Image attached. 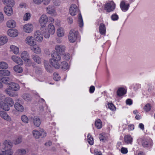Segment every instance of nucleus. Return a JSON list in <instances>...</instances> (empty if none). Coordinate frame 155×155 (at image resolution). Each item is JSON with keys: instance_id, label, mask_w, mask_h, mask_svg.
<instances>
[{"instance_id": "obj_49", "label": "nucleus", "mask_w": 155, "mask_h": 155, "mask_svg": "<svg viewBox=\"0 0 155 155\" xmlns=\"http://www.w3.org/2000/svg\"><path fill=\"white\" fill-rule=\"evenodd\" d=\"M21 120L25 123H28V120L27 117L25 115H23L21 117Z\"/></svg>"}, {"instance_id": "obj_62", "label": "nucleus", "mask_w": 155, "mask_h": 155, "mask_svg": "<svg viewBox=\"0 0 155 155\" xmlns=\"http://www.w3.org/2000/svg\"><path fill=\"white\" fill-rule=\"evenodd\" d=\"M4 19V15L2 12H0V23L2 22Z\"/></svg>"}, {"instance_id": "obj_4", "label": "nucleus", "mask_w": 155, "mask_h": 155, "mask_svg": "<svg viewBox=\"0 0 155 155\" xmlns=\"http://www.w3.org/2000/svg\"><path fill=\"white\" fill-rule=\"evenodd\" d=\"M78 31L73 29L71 30L68 35V39L71 43H74L76 40L78 35Z\"/></svg>"}, {"instance_id": "obj_24", "label": "nucleus", "mask_w": 155, "mask_h": 155, "mask_svg": "<svg viewBox=\"0 0 155 155\" xmlns=\"http://www.w3.org/2000/svg\"><path fill=\"white\" fill-rule=\"evenodd\" d=\"M133 141V138L130 135H126L124 137V141L127 144H131Z\"/></svg>"}, {"instance_id": "obj_8", "label": "nucleus", "mask_w": 155, "mask_h": 155, "mask_svg": "<svg viewBox=\"0 0 155 155\" xmlns=\"http://www.w3.org/2000/svg\"><path fill=\"white\" fill-rule=\"evenodd\" d=\"M55 49L57 52L61 55L64 54L65 50V47L63 45H56L55 46Z\"/></svg>"}, {"instance_id": "obj_38", "label": "nucleus", "mask_w": 155, "mask_h": 155, "mask_svg": "<svg viewBox=\"0 0 155 155\" xmlns=\"http://www.w3.org/2000/svg\"><path fill=\"white\" fill-rule=\"evenodd\" d=\"M60 66H61V68L64 71L67 70L69 68V66L68 63L64 61L61 62L60 65Z\"/></svg>"}, {"instance_id": "obj_48", "label": "nucleus", "mask_w": 155, "mask_h": 155, "mask_svg": "<svg viewBox=\"0 0 155 155\" xmlns=\"http://www.w3.org/2000/svg\"><path fill=\"white\" fill-rule=\"evenodd\" d=\"M1 81L3 83L7 84L10 82V78L8 77H4L1 79Z\"/></svg>"}, {"instance_id": "obj_28", "label": "nucleus", "mask_w": 155, "mask_h": 155, "mask_svg": "<svg viewBox=\"0 0 155 155\" xmlns=\"http://www.w3.org/2000/svg\"><path fill=\"white\" fill-rule=\"evenodd\" d=\"M44 64L45 67L47 71L51 72L52 70V67H54L53 66L50 65L48 61L45 60L44 61Z\"/></svg>"}, {"instance_id": "obj_3", "label": "nucleus", "mask_w": 155, "mask_h": 155, "mask_svg": "<svg viewBox=\"0 0 155 155\" xmlns=\"http://www.w3.org/2000/svg\"><path fill=\"white\" fill-rule=\"evenodd\" d=\"M52 58L50 59L51 65L55 69H58L60 68V65L58 62L61 59L59 55L56 52H53L51 54Z\"/></svg>"}, {"instance_id": "obj_55", "label": "nucleus", "mask_w": 155, "mask_h": 155, "mask_svg": "<svg viewBox=\"0 0 155 155\" xmlns=\"http://www.w3.org/2000/svg\"><path fill=\"white\" fill-rule=\"evenodd\" d=\"M108 106V108L110 110L113 111H114L116 110L115 107L112 103H109Z\"/></svg>"}, {"instance_id": "obj_50", "label": "nucleus", "mask_w": 155, "mask_h": 155, "mask_svg": "<svg viewBox=\"0 0 155 155\" xmlns=\"http://www.w3.org/2000/svg\"><path fill=\"white\" fill-rule=\"evenodd\" d=\"M53 77L54 79L57 81L59 80L60 78L59 74L57 73H54L53 74Z\"/></svg>"}, {"instance_id": "obj_58", "label": "nucleus", "mask_w": 155, "mask_h": 155, "mask_svg": "<svg viewBox=\"0 0 155 155\" xmlns=\"http://www.w3.org/2000/svg\"><path fill=\"white\" fill-rule=\"evenodd\" d=\"M126 103L127 104L129 105H131L132 104V101L130 99H127L126 101Z\"/></svg>"}, {"instance_id": "obj_17", "label": "nucleus", "mask_w": 155, "mask_h": 155, "mask_svg": "<svg viewBox=\"0 0 155 155\" xmlns=\"http://www.w3.org/2000/svg\"><path fill=\"white\" fill-rule=\"evenodd\" d=\"M2 2L6 6L10 7H13L15 3L14 0H2Z\"/></svg>"}, {"instance_id": "obj_9", "label": "nucleus", "mask_w": 155, "mask_h": 155, "mask_svg": "<svg viewBox=\"0 0 155 155\" xmlns=\"http://www.w3.org/2000/svg\"><path fill=\"white\" fill-rule=\"evenodd\" d=\"M79 9L77 6L75 4L71 5L70 7L69 12L70 14L74 16L78 12Z\"/></svg>"}, {"instance_id": "obj_53", "label": "nucleus", "mask_w": 155, "mask_h": 155, "mask_svg": "<svg viewBox=\"0 0 155 155\" xmlns=\"http://www.w3.org/2000/svg\"><path fill=\"white\" fill-rule=\"evenodd\" d=\"M151 107L149 104H146L144 107V110L146 112L149 111L151 109Z\"/></svg>"}, {"instance_id": "obj_22", "label": "nucleus", "mask_w": 155, "mask_h": 155, "mask_svg": "<svg viewBox=\"0 0 155 155\" xmlns=\"http://www.w3.org/2000/svg\"><path fill=\"white\" fill-rule=\"evenodd\" d=\"M5 146V149H12V142L9 140H5L3 143Z\"/></svg>"}, {"instance_id": "obj_44", "label": "nucleus", "mask_w": 155, "mask_h": 155, "mask_svg": "<svg viewBox=\"0 0 155 155\" xmlns=\"http://www.w3.org/2000/svg\"><path fill=\"white\" fill-rule=\"evenodd\" d=\"M140 140H138V143L141 141L142 146L144 147H147L148 146L149 143L147 141L145 140L140 139Z\"/></svg>"}, {"instance_id": "obj_12", "label": "nucleus", "mask_w": 155, "mask_h": 155, "mask_svg": "<svg viewBox=\"0 0 155 155\" xmlns=\"http://www.w3.org/2000/svg\"><path fill=\"white\" fill-rule=\"evenodd\" d=\"M130 5L129 4L126 3L123 0L120 2V7L122 11L126 12L129 9Z\"/></svg>"}, {"instance_id": "obj_52", "label": "nucleus", "mask_w": 155, "mask_h": 155, "mask_svg": "<svg viewBox=\"0 0 155 155\" xmlns=\"http://www.w3.org/2000/svg\"><path fill=\"white\" fill-rule=\"evenodd\" d=\"M31 15L29 13H26L24 15L23 17V19L25 21H28L30 18Z\"/></svg>"}, {"instance_id": "obj_33", "label": "nucleus", "mask_w": 155, "mask_h": 155, "mask_svg": "<svg viewBox=\"0 0 155 155\" xmlns=\"http://www.w3.org/2000/svg\"><path fill=\"white\" fill-rule=\"evenodd\" d=\"M64 32L63 29L61 28H58L57 31V34L58 37H61L64 35Z\"/></svg>"}, {"instance_id": "obj_54", "label": "nucleus", "mask_w": 155, "mask_h": 155, "mask_svg": "<svg viewBox=\"0 0 155 155\" xmlns=\"http://www.w3.org/2000/svg\"><path fill=\"white\" fill-rule=\"evenodd\" d=\"M53 4L56 6H59L60 5L61 2L60 0H52Z\"/></svg>"}, {"instance_id": "obj_30", "label": "nucleus", "mask_w": 155, "mask_h": 155, "mask_svg": "<svg viewBox=\"0 0 155 155\" xmlns=\"http://www.w3.org/2000/svg\"><path fill=\"white\" fill-rule=\"evenodd\" d=\"M8 41L7 37L5 36H0V46L6 43Z\"/></svg>"}, {"instance_id": "obj_2", "label": "nucleus", "mask_w": 155, "mask_h": 155, "mask_svg": "<svg viewBox=\"0 0 155 155\" xmlns=\"http://www.w3.org/2000/svg\"><path fill=\"white\" fill-rule=\"evenodd\" d=\"M41 30L44 37L47 38L50 37V35H53L55 32L54 26L51 23L48 25L47 30L46 29L41 28Z\"/></svg>"}, {"instance_id": "obj_6", "label": "nucleus", "mask_w": 155, "mask_h": 155, "mask_svg": "<svg viewBox=\"0 0 155 155\" xmlns=\"http://www.w3.org/2000/svg\"><path fill=\"white\" fill-rule=\"evenodd\" d=\"M33 134L35 138H38L40 136L42 137H45L46 135V133L43 129L39 131L35 130L33 131Z\"/></svg>"}, {"instance_id": "obj_7", "label": "nucleus", "mask_w": 155, "mask_h": 155, "mask_svg": "<svg viewBox=\"0 0 155 155\" xmlns=\"http://www.w3.org/2000/svg\"><path fill=\"white\" fill-rule=\"evenodd\" d=\"M48 20V18L45 15H42L39 19V23L41 26V28L45 27Z\"/></svg>"}, {"instance_id": "obj_25", "label": "nucleus", "mask_w": 155, "mask_h": 155, "mask_svg": "<svg viewBox=\"0 0 155 155\" xmlns=\"http://www.w3.org/2000/svg\"><path fill=\"white\" fill-rule=\"evenodd\" d=\"M9 106L4 102H0V107L5 111H8L10 109Z\"/></svg>"}, {"instance_id": "obj_1", "label": "nucleus", "mask_w": 155, "mask_h": 155, "mask_svg": "<svg viewBox=\"0 0 155 155\" xmlns=\"http://www.w3.org/2000/svg\"><path fill=\"white\" fill-rule=\"evenodd\" d=\"M20 88V86L18 84L14 82L10 83L8 84V88L5 89V92L11 97H16L18 96L17 94L12 92L11 90L16 91L19 90Z\"/></svg>"}, {"instance_id": "obj_37", "label": "nucleus", "mask_w": 155, "mask_h": 155, "mask_svg": "<svg viewBox=\"0 0 155 155\" xmlns=\"http://www.w3.org/2000/svg\"><path fill=\"white\" fill-rule=\"evenodd\" d=\"M10 48L14 54H17L19 53V49L17 47L14 45H12L10 46Z\"/></svg>"}, {"instance_id": "obj_64", "label": "nucleus", "mask_w": 155, "mask_h": 155, "mask_svg": "<svg viewBox=\"0 0 155 155\" xmlns=\"http://www.w3.org/2000/svg\"><path fill=\"white\" fill-rule=\"evenodd\" d=\"M128 130H132L134 128V126L133 124H130L128 125Z\"/></svg>"}, {"instance_id": "obj_14", "label": "nucleus", "mask_w": 155, "mask_h": 155, "mask_svg": "<svg viewBox=\"0 0 155 155\" xmlns=\"http://www.w3.org/2000/svg\"><path fill=\"white\" fill-rule=\"evenodd\" d=\"M8 35L11 37H15L18 35V31L15 29H9L8 31Z\"/></svg>"}, {"instance_id": "obj_18", "label": "nucleus", "mask_w": 155, "mask_h": 155, "mask_svg": "<svg viewBox=\"0 0 155 155\" xmlns=\"http://www.w3.org/2000/svg\"><path fill=\"white\" fill-rule=\"evenodd\" d=\"M12 7L5 6L4 8V11L6 15L8 16H10L13 14Z\"/></svg>"}, {"instance_id": "obj_41", "label": "nucleus", "mask_w": 155, "mask_h": 155, "mask_svg": "<svg viewBox=\"0 0 155 155\" xmlns=\"http://www.w3.org/2000/svg\"><path fill=\"white\" fill-rule=\"evenodd\" d=\"M8 67V64L4 61L0 62V69H6Z\"/></svg>"}, {"instance_id": "obj_11", "label": "nucleus", "mask_w": 155, "mask_h": 155, "mask_svg": "<svg viewBox=\"0 0 155 155\" xmlns=\"http://www.w3.org/2000/svg\"><path fill=\"white\" fill-rule=\"evenodd\" d=\"M23 29L24 31L26 33H30L33 30V25L31 23L25 24L23 26Z\"/></svg>"}, {"instance_id": "obj_27", "label": "nucleus", "mask_w": 155, "mask_h": 155, "mask_svg": "<svg viewBox=\"0 0 155 155\" xmlns=\"http://www.w3.org/2000/svg\"><path fill=\"white\" fill-rule=\"evenodd\" d=\"M7 26L8 28H14L16 26V23L13 20H10L7 22Z\"/></svg>"}, {"instance_id": "obj_34", "label": "nucleus", "mask_w": 155, "mask_h": 155, "mask_svg": "<svg viewBox=\"0 0 155 155\" xmlns=\"http://www.w3.org/2000/svg\"><path fill=\"white\" fill-rule=\"evenodd\" d=\"M33 121L34 125L37 127H38L41 123L39 118L37 116H35L34 117Z\"/></svg>"}, {"instance_id": "obj_5", "label": "nucleus", "mask_w": 155, "mask_h": 155, "mask_svg": "<svg viewBox=\"0 0 155 155\" xmlns=\"http://www.w3.org/2000/svg\"><path fill=\"white\" fill-rule=\"evenodd\" d=\"M116 5L113 2L106 3L104 5V9L107 12H113L115 9Z\"/></svg>"}, {"instance_id": "obj_45", "label": "nucleus", "mask_w": 155, "mask_h": 155, "mask_svg": "<svg viewBox=\"0 0 155 155\" xmlns=\"http://www.w3.org/2000/svg\"><path fill=\"white\" fill-rule=\"evenodd\" d=\"M14 70L18 73H20L22 71V68L18 65L15 66L14 67Z\"/></svg>"}, {"instance_id": "obj_43", "label": "nucleus", "mask_w": 155, "mask_h": 155, "mask_svg": "<svg viewBox=\"0 0 155 155\" xmlns=\"http://www.w3.org/2000/svg\"><path fill=\"white\" fill-rule=\"evenodd\" d=\"M95 125L98 129H101L102 127V122L100 119H98L95 122Z\"/></svg>"}, {"instance_id": "obj_32", "label": "nucleus", "mask_w": 155, "mask_h": 155, "mask_svg": "<svg viewBox=\"0 0 155 155\" xmlns=\"http://www.w3.org/2000/svg\"><path fill=\"white\" fill-rule=\"evenodd\" d=\"M10 72L7 70H0V77L8 76L10 75Z\"/></svg>"}, {"instance_id": "obj_31", "label": "nucleus", "mask_w": 155, "mask_h": 155, "mask_svg": "<svg viewBox=\"0 0 155 155\" xmlns=\"http://www.w3.org/2000/svg\"><path fill=\"white\" fill-rule=\"evenodd\" d=\"M125 89L123 87L119 88L117 91V95L118 96H121L126 93Z\"/></svg>"}, {"instance_id": "obj_29", "label": "nucleus", "mask_w": 155, "mask_h": 155, "mask_svg": "<svg viewBox=\"0 0 155 155\" xmlns=\"http://www.w3.org/2000/svg\"><path fill=\"white\" fill-rule=\"evenodd\" d=\"M14 107L15 109L18 111L22 112L24 110L23 106L18 102L15 104Z\"/></svg>"}, {"instance_id": "obj_57", "label": "nucleus", "mask_w": 155, "mask_h": 155, "mask_svg": "<svg viewBox=\"0 0 155 155\" xmlns=\"http://www.w3.org/2000/svg\"><path fill=\"white\" fill-rule=\"evenodd\" d=\"M19 57L16 55H13L12 56L11 58L12 60L15 62H17V60Z\"/></svg>"}, {"instance_id": "obj_40", "label": "nucleus", "mask_w": 155, "mask_h": 155, "mask_svg": "<svg viewBox=\"0 0 155 155\" xmlns=\"http://www.w3.org/2000/svg\"><path fill=\"white\" fill-rule=\"evenodd\" d=\"M31 57L34 61L36 63L39 64L41 63V59L38 55H32Z\"/></svg>"}, {"instance_id": "obj_15", "label": "nucleus", "mask_w": 155, "mask_h": 155, "mask_svg": "<svg viewBox=\"0 0 155 155\" xmlns=\"http://www.w3.org/2000/svg\"><path fill=\"white\" fill-rule=\"evenodd\" d=\"M25 41L26 43L31 47L36 44V42L34 40V38L32 36L27 37Z\"/></svg>"}, {"instance_id": "obj_21", "label": "nucleus", "mask_w": 155, "mask_h": 155, "mask_svg": "<svg viewBox=\"0 0 155 155\" xmlns=\"http://www.w3.org/2000/svg\"><path fill=\"white\" fill-rule=\"evenodd\" d=\"M31 50L36 54H39L41 52V49L36 44L31 47Z\"/></svg>"}, {"instance_id": "obj_47", "label": "nucleus", "mask_w": 155, "mask_h": 155, "mask_svg": "<svg viewBox=\"0 0 155 155\" xmlns=\"http://www.w3.org/2000/svg\"><path fill=\"white\" fill-rule=\"evenodd\" d=\"M25 64L26 66H30L31 65L32 63L31 59L28 58L26 60H24Z\"/></svg>"}, {"instance_id": "obj_59", "label": "nucleus", "mask_w": 155, "mask_h": 155, "mask_svg": "<svg viewBox=\"0 0 155 155\" xmlns=\"http://www.w3.org/2000/svg\"><path fill=\"white\" fill-rule=\"evenodd\" d=\"M99 138L100 141H102L103 142H104L105 140V138L103 135L100 134L99 135Z\"/></svg>"}, {"instance_id": "obj_39", "label": "nucleus", "mask_w": 155, "mask_h": 155, "mask_svg": "<svg viewBox=\"0 0 155 155\" xmlns=\"http://www.w3.org/2000/svg\"><path fill=\"white\" fill-rule=\"evenodd\" d=\"M21 56L24 61L29 58V56L28 52L25 51H23L21 53Z\"/></svg>"}, {"instance_id": "obj_60", "label": "nucleus", "mask_w": 155, "mask_h": 155, "mask_svg": "<svg viewBox=\"0 0 155 155\" xmlns=\"http://www.w3.org/2000/svg\"><path fill=\"white\" fill-rule=\"evenodd\" d=\"M16 63L19 65H22L23 63L22 60L20 58H19Z\"/></svg>"}, {"instance_id": "obj_10", "label": "nucleus", "mask_w": 155, "mask_h": 155, "mask_svg": "<svg viewBox=\"0 0 155 155\" xmlns=\"http://www.w3.org/2000/svg\"><path fill=\"white\" fill-rule=\"evenodd\" d=\"M43 33L39 31H37L35 32L34 35L35 39L38 42H41L43 39Z\"/></svg>"}, {"instance_id": "obj_36", "label": "nucleus", "mask_w": 155, "mask_h": 155, "mask_svg": "<svg viewBox=\"0 0 155 155\" xmlns=\"http://www.w3.org/2000/svg\"><path fill=\"white\" fill-rule=\"evenodd\" d=\"M22 97L24 100L27 101H30L32 99L31 97L29 94L27 93L23 94L22 96Z\"/></svg>"}, {"instance_id": "obj_23", "label": "nucleus", "mask_w": 155, "mask_h": 155, "mask_svg": "<svg viewBox=\"0 0 155 155\" xmlns=\"http://www.w3.org/2000/svg\"><path fill=\"white\" fill-rule=\"evenodd\" d=\"M99 32L101 35H105L106 29L105 25L104 24H100L99 26Z\"/></svg>"}, {"instance_id": "obj_19", "label": "nucleus", "mask_w": 155, "mask_h": 155, "mask_svg": "<svg viewBox=\"0 0 155 155\" xmlns=\"http://www.w3.org/2000/svg\"><path fill=\"white\" fill-rule=\"evenodd\" d=\"M0 116L3 119L8 121L11 120V118L7 114L5 111L0 112Z\"/></svg>"}, {"instance_id": "obj_13", "label": "nucleus", "mask_w": 155, "mask_h": 155, "mask_svg": "<svg viewBox=\"0 0 155 155\" xmlns=\"http://www.w3.org/2000/svg\"><path fill=\"white\" fill-rule=\"evenodd\" d=\"M51 1V0H33V2L36 5H39L43 3V5H48Z\"/></svg>"}, {"instance_id": "obj_56", "label": "nucleus", "mask_w": 155, "mask_h": 155, "mask_svg": "<svg viewBox=\"0 0 155 155\" xmlns=\"http://www.w3.org/2000/svg\"><path fill=\"white\" fill-rule=\"evenodd\" d=\"M121 152L123 154H126L127 153L128 150L127 148L122 147L121 149Z\"/></svg>"}, {"instance_id": "obj_61", "label": "nucleus", "mask_w": 155, "mask_h": 155, "mask_svg": "<svg viewBox=\"0 0 155 155\" xmlns=\"http://www.w3.org/2000/svg\"><path fill=\"white\" fill-rule=\"evenodd\" d=\"M95 89L94 87L93 86H91L90 87L89 89L90 92L91 93H93L95 90Z\"/></svg>"}, {"instance_id": "obj_16", "label": "nucleus", "mask_w": 155, "mask_h": 155, "mask_svg": "<svg viewBox=\"0 0 155 155\" xmlns=\"http://www.w3.org/2000/svg\"><path fill=\"white\" fill-rule=\"evenodd\" d=\"M46 12L48 13L51 15H54L56 12L54 7L53 5H50L46 8Z\"/></svg>"}, {"instance_id": "obj_42", "label": "nucleus", "mask_w": 155, "mask_h": 155, "mask_svg": "<svg viewBox=\"0 0 155 155\" xmlns=\"http://www.w3.org/2000/svg\"><path fill=\"white\" fill-rule=\"evenodd\" d=\"M87 140L88 143L91 145L94 144V140L93 138L90 134H88L87 136Z\"/></svg>"}, {"instance_id": "obj_51", "label": "nucleus", "mask_w": 155, "mask_h": 155, "mask_svg": "<svg viewBox=\"0 0 155 155\" xmlns=\"http://www.w3.org/2000/svg\"><path fill=\"white\" fill-rule=\"evenodd\" d=\"M110 18L111 19L114 21H117L119 18L118 16L116 13L113 14Z\"/></svg>"}, {"instance_id": "obj_20", "label": "nucleus", "mask_w": 155, "mask_h": 155, "mask_svg": "<svg viewBox=\"0 0 155 155\" xmlns=\"http://www.w3.org/2000/svg\"><path fill=\"white\" fill-rule=\"evenodd\" d=\"M13 151L11 149H5V151H1L0 152V155H12Z\"/></svg>"}, {"instance_id": "obj_63", "label": "nucleus", "mask_w": 155, "mask_h": 155, "mask_svg": "<svg viewBox=\"0 0 155 155\" xmlns=\"http://www.w3.org/2000/svg\"><path fill=\"white\" fill-rule=\"evenodd\" d=\"M140 87V84H137L134 87V90L137 91L139 88Z\"/></svg>"}, {"instance_id": "obj_46", "label": "nucleus", "mask_w": 155, "mask_h": 155, "mask_svg": "<svg viewBox=\"0 0 155 155\" xmlns=\"http://www.w3.org/2000/svg\"><path fill=\"white\" fill-rule=\"evenodd\" d=\"M78 24L80 27H82L83 26V22L81 15L80 14L78 17Z\"/></svg>"}, {"instance_id": "obj_26", "label": "nucleus", "mask_w": 155, "mask_h": 155, "mask_svg": "<svg viewBox=\"0 0 155 155\" xmlns=\"http://www.w3.org/2000/svg\"><path fill=\"white\" fill-rule=\"evenodd\" d=\"M4 101L5 103L8 104L10 107H12L14 104V102L12 99L9 97H7L5 98Z\"/></svg>"}, {"instance_id": "obj_35", "label": "nucleus", "mask_w": 155, "mask_h": 155, "mask_svg": "<svg viewBox=\"0 0 155 155\" xmlns=\"http://www.w3.org/2000/svg\"><path fill=\"white\" fill-rule=\"evenodd\" d=\"M22 141V137L20 136L17 137L14 139L13 141V143L14 144L16 145L21 143Z\"/></svg>"}]
</instances>
